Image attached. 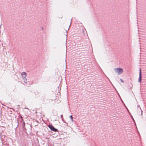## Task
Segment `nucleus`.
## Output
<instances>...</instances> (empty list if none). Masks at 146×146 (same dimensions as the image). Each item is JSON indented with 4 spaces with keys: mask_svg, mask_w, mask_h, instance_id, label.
<instances>
[{
    "mask_svg": "<svg viewBox=\"0 0 146 146\" xmlns=\"http://www.w3.org/2000/svg\"><path fill=\"white\" fill-rule=\"evenodd\" d=\"M70 118L71 119V120L72 121H73V117L72 116V115H71L70 116Z\"/></svg>",
    "mask_w": 146,
    "mask_h": 146,
    "instance_id": "5",
    "label": "nucleus"
},
{
    "mask_svg": "<svg viewBox=\"0 0 146 146\" xmlns=\"http://www.w3.org/2000/svg\"><path fill=\"white\" fill-rule=\"evenodd\" d=\"M21 75L23 79H25L27 80L26 79H25L26 77L27 76L26 73L25 72H23L21 73Z\"/></svg>",
    "mask_w": 146,
    "mask_h": 146,
    "instance_id": "3",
    "label": "nucleus"
},
{
    "mask_svg": "<svg viewBox=\"0 0 146 146\" xmlns=\"http://www.w3.org/2000/svg\"><path fill=\"white\" fill-rule=\"evenodd\" d=\"M48 127L51 130L53 131L56 132L58 131V130L54 128L52 125H49Z\"/></svg>",
    "mask_w": 146,
    "mask_h": 146,
    "instance_id": "2",
    "label": "nucleus"
},
{
    "mask_svg": "<svg viewBox=\"0 0 146 146\" xmlns=\"http://www.w3.org/2000/svg\"><path fill=\"white\" fill-rule=\"evenodd\" d=\"M139 82H140L141 80V69H140L139 74Z\"/></svg>",
    "mask_w": 146,
    "mask_h": 146,
    "instance_id": "4",
    "label": "nucleus"
},
{
    "mask_svg": "<svg viewBox=\"0 0 146 146\" xmlns=\"http://www.w3.org/2000/svg\"><path fill=\"white\" fill-rule=\"evenodd\" d=\"M120 80H121V82H123V80L122 79H120Z\"/></svg>",
    "mask_w": 146,
    "mask_h": 146,
    "instance_id": "6",
    "label": "nucleus"
},
{
    "mask_svg": "<svg viewBox=\"0 0 146 146\" xmlns=\"http://www.w3.org/2000/svg\"><path fill=\"white\" fill-rule=\"evenodd\" d=\"M114 70L115 73H117V74L119 75L122 74L123 72V69L120 68H115Z\"/></svg>",
    "mask_w": 146,
    "mask_h": 146,
    "instance_id": "1",
    "label": "nucleus"
}]
</instances>
